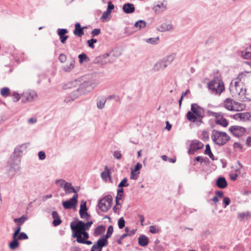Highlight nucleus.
Segmentation results:
<instances>
[{
  "label": "nucleus",
  "instance_id": "1",
  "mask_svg": "<svg viewBox=\"0 0 251 251\" xmlns=\"http://www.w3.org/2000/svg\"><path fill=\"white\" fill-rule=\"evenodd\" d=\"M205 109L197 103H192L191 110L186 115L187 119L191 123H196L198 126L203 123L202 119L205 117Z\"/></svg>",
  "mask_w": 251,
  "mask_h": 251
},
{
  "label": "nucleus",
  "instance_id": "2",
  "mask_svg": "<svg viewBox=\"0 0 251 251\" xmlns=\"http://www.w3.org/2000/svg\"><path fill=\"white\" fill-rule=\"evenodd\" d=\"M212 93L220 95L225 90L224 82L220 76H215L207 84Z\"/></svg>",
  "mask_w": 251,
  "mask_h": 251
},
{
  "label": "nucleus",
  "instance_id": "3",
  "mask_svg": "<svg viewBox=\"0 0 251 251\" xmlns=\"http://www.w3.org/2000/svg\"><path fill=\"white\" fill-rule=\"evenodd\" d=\"M213 142L219 146H223L230 140V137L226 132L213 129L211 134Z\"/></svg>",
  "mask_w": 251,
  "mask_h": 251
},
{
  "label": "nucleus",
  "instance_id": "4",
  "mask_svg": "<svg viewBox=\"0 0 251 251\" xmlns=\"http://www.w3.org/2000/svg\"><path fill=\"white\" fill-rule=\"evenodd\" d=\"M26 147V144H23L19 146V147L15 148L13 152V158L11 163L9 171H13L14 172H18L20 169V163L21 162V153L22 151L20 150V148L22 147Z\"/></svg>",
  "mask_w": 251,
  "mask_h": 251
},
{
  "label": "nucleus",
  "instance_id": "5",
  "mask_svg": "<svg viewBox=\"0 0 251 251\" xmlns=\"http://www.w3.org/2000/svg\"><path fill=\"white\" fill-rule=\"evenodd\" d=\"M113 199L111 195H108L99 201L98 206L102 212H107L111 207Z\"/></svg>",
  "mask_w": 251,
  "mask_h": 251
},
{
  "label": "nucleus",
  "instance_id": "6",
  "mask_svg": "<svg viewBox=\"0 0 251 251\" xmlns=\"http://www.w3.org/2000/svg\"><path fill=\"white\" fill-rule=\"evenodd\" d=\"M78 194H74L72 198L69 200L63 201L62 206L65 209H70L72 208H75L76 207L78 201Z\"/></svg>",
  "mask_w": 251,
  "mask_h": 251
},
{
  "label": "nucleus",
  "instance_id": "7",
  "mask_svg": "<svg viewBox=\"0 0 251 251\" xmlns=\"http://www.w3.org/2000/svg\"><path fill=\"white\" fill-rule=\"evenodd\" d=\"M228 130L236 137H241L246 132L245 128L238 126H232Z\"/></svg>",
  "mask_w": 251,
  "mask_h": 251
},
{
  "label": "nucleus",
  "instance_id": "8",
  "mask_svg": "<svg viewBox=\"0 0 251 251\" xmlns=\"http://www.w3.org/2000/svg\"><path fill=\"white\" fill-rule=\"evenodd\" d=\"M204 144L199 140H193L190 144V148L188 151L189 154H193L197 151L202 149Z\"/></svg>",
  "mask_w": 251,
  "mask_h": 251
},
{
  "label": "nucleus",
  "instance_id": "9",
  "mask_svg": "<svg viewBox=\"0 0 251 251\" xmlns=\"http://www.w3.org/2000/svg\"><path fill=\"white\" fill-rule=\"evenodd\" d=\"M37 97V95L34 92H26L23 93L21 97L22 103L31 102Z\"/></svg>",
  "mask_w": 251,
  "mask_h": 251
},
{
  "label": "nucleus",
  "instance_id": "10",
  "mask_svg": "<svg viewBox=\"0 0 251 251\" xmlns=\"http://www.w3.org/2000/svg\"><path fill=\"white\" fill-rule=\"evenodd\" d=\"M81 90V89L78 88L75 91H74L69 95L66 97V98L64 99V101L66 103L73 101L75 100L76 99L78 98L79 96L83 95Z\"/></svg>",
  "mask_w": 251,
  "mask_h": 251
},
{
  "label": "nucleus",
  "instance_id": "11",
  "mask_svg": "<svg viewBox=\"0 0 251 251\" xmlns=\"http://www.w3.org/2000/svg\"><path fill=\"white\" fill-rule=\"evenodd\" d=\"M75 223H76V227L77 229H82L83 231H86L89 229L93 224V221H88L85 223L82 221L78 220Z\"/></svg>",
  "mask_w": 251,
  "mask_h": 251
},
{
  "label": "nucleus",
  "instance_id": "12",
  "mask_svg": "<svg viewBox=\"0 0 251 251\" xmlns=\"http://www.w3.org/2000/svg\"><path fill=\"white\" fill-rule=\"evenodd\" d=\"M71 228L72 231V237L76 238V239H82V229H77L76 227V223L74 222H72L71 223Z\"/></svg>",
  "mask_w": 251,
  "mask_h": 251
},
{
  "label": "nucleus",
  "instance_id": "13",
  "mask_svg": "<svg viewBox=\"0 0 251 251\" xmlns=\"http://www.w3.org/2000/svg\"><path fill=\"white\" fill-rule=\"evenodd\" d=\"M68 33V30L66 28H58L57 30V33L59 37L60 42L62 44H65L66 40L68 39L69 36L66 34Z\"/></svg>",
  "mask_w": 251,
  "mask_h": 251
},
{
  "label": "nucleus",
  "instance_id": "14",
  "mask_svg": "<svg viewBox=\"0 0 251 251\" xmlns=\"http://www.w3.org/2000/svg\"><path fill=\"white\" fill-rule=\"evenodd\" d=\"M92 85V84L90 81H86L83 82L79 88L81 89L82 94H85L90 91L93 88Z\"/></svg>",
  "mask_w": 251,
  "mask_h": 251
},
{
  "label": "nucleus",
  "instance_id": "15",
  "mask_svg": "<svg viewBox=\"0 0 251 251\" xmlns=\"http://www.w3.org/2000/svg\"><path fill=\"white\" fill-rule=\"evenodd\" d=\"M216 185L220 189H225L227 186V182L224 176L218 177L216 180Z\"/></svg>",
  "mask_w": 251,
  "mask_h": 251
},
{
  "label": "nucleus",
  "instance_id": "16",
  "mask_svg": "<svg viewBox=\"0 0 251 251\" xmlns=\"http://www.w3.org/2000/svg\"><path fill=\"white\" fill-rule=\"evenodd\" d=\"M88 208L86 205V201L82 200L81 201L80 209H79V215L81 219H84L86 217V212H87Z\"/></svg>",
  "mask_w": 251,
  "mask_h": 251
},
{
  "label": "nucleus",
  "instance_id": "17",
  "mask_svg": "<svg viewBox=\"0 0 251 251\" xmlns=\"http://www.w3.org/2000/svg\"><path fill=\"white\" fill-rule=\"evenodd\" d=\"M75 35L81 37L84 34L83 28L81 26L79 23H75V29L73 31Z\"/></svg>",
  "mask_w": 251,
  "mask_h": 251
},
{
  "label": "nucleus",
  "instance_id": "18",
  "mask_svg": "<svg viewBox=\"0 0 251 251\" xmlns=\"http://www.w3.org/2000/svg\"><path fill=\"white\" fill-rule=\"evenodd\" d=\"M135 7L131 3H125L123 6V10L126 14H131L135 11Z\"/></svg>",
  "mask_w": 251,
  "mask_h": 251
},
{
  "label": "nucleus",
  "instance_id": "19",
  "mask_svg": "<svg viewBox=\"0 0 251 251\" xmlns=\"http://www.w3.org/2000/svg\"><path fill=\"white\" fill-rule=\"evenodd\" d=\"M240 91L238 92V96L239 97L240 100L242 101H251V99L246 97V89L243 87H240L239 89Z\"/></svg>",
  "mask_w": 251,
  "mask_h": 251
},
{
  "label": "nucleus",
  "instance_id": "20",
  "mask_svg": "<svg viewBox=\"0 0 251 251\" xmlns=\"http://www.w3.org/2000/svg\"><path fill=\"white\" fill-rule=\"evenodd\" d=\"M52 217L53 219L52 221V224L54 226H57L60 225L62 223V220L60 218L58 213L56 211H53L52 212Z\"/></svg>",
  "mask_w": 251,
  "mask_h": 251
},
{
  "label": "nucleus",
  "instance_id": "21",
  "mask_svg": "<svg viewBox=\"0 0 251 251\" xmlns=\"http://www.w3.org/2000/svg\"><path fill=\"white\" fill-rule=\"evenodd\" d=\"M167 67V64L164 62L163 59L160 60L157 62L153 67L154 71H159L163 70Z\"/></svg>",
  "mask_w": 251,
  "mask_h": 251
},
{
  "label": "nucleus",
  "instance_id": "22",
  "mask_svg": "<svg viewBox=\"0 0 251 251\" xmlns=\"http://www.w3.org/2000/svg\"><path fill=\"white\" fill-rule=\"evenodd\" d=\"M64 188L66 193H74V194H77V191L72 186L71 183L65 182L64 185Z\"/></svg>",
  "mask_w": 251,
  "mask_h": 251
},
{
  "label": "nucleus",
  "instance_id": "23",
  "mask_svg": "<svg viewBox=\"0 0 251 251\" xmlns=\"http://www.w3.org/2000/svg\"><path fill=\"white\" fill-rule=\"evenodd\" d=\"M149 242V238L144 235H140L138 238V244L142 247L147 246Z\"/></svg>",
  "mask_w": 251,
  "mask_h": 251
},
{
  "label": "nucleus",
  "instance_id": "24",
  "mask_svg": "<svg viewBox=\"0 0 251 251\" xmlns=\"http://www.w3.org/2000/svg\"><path fill=\"white\" fill-rule=\"evenodd\" d=\"M153 9L156 13L164 11L166 9V3L163 2L160 4L156 5L154 6Z\"/></svg>",
  "mask_w": 251,
  "mask_h": 251
},
{
  "label": "nucleus",
  "instance_id": "25",
  "mask_svg": "<svg viewBox=\"0 0 251 251\" xmlns=\"http://www.w3.org/2000/svg\"><path fill=\"white\" fill-rule=\"evenodd\" d=\"M237 217L239 221H242L250 219L251 218V214L249 211L240 212L237 214Z\"/></svg>",
  "mask_w": 251,
  "mask_h": 251
},
{
  "label": "nucleus",
  "instance_id": "26",
  "mask_svg": "<svg viewBox=\"0 0 251 251\" xmlns=\"http://www.w3.org/2000/svg\"><path fill=\"white\" fill-rule=\"evenodd\" d=\"M20 243L17 238L12 236V241L9 243V248L12 250H14L19 247Z\"/></svg>",
  "mask_w": 251,
  "mask_h": 251
},
{
  "label": "nucleus",
  "instance_id": "27",
  "mask_svg": "<svg viewBox=\"0 0 251 251\" xmlns=\"http://www.w3.org/2000/svg\"><path fill=\"white\" fill-rule=\"evenodd\" d=\"M173 29V26L172 24H168L167 23H163L158 28V30L160 32H164L166 31H169Z\"/></svg>",
  "mask_w": 251,
  "mask_h": 251
},
{
  "label": "nucleus",
  "instance_id": "28",
  "mask_svg": "<svg viewBox=\"0 0 251 251\" xmlns=\"http://www.w3.org/2000/svg\"><path fill=\"white\" fill-rule=\"evenodd\" d=\"M204 154L206 155H208V156L210 157V159H211L212 160H218V158L215 157L213 154L212 153L210 146L209 144H207L205 146V150L204 152Z\"/></svg>",
  "mask_w": 251,
  "mask_h": 251
},
{
  "label": "nucleus",
  "instance_id": "29",
  "mask_svg": "<svg viewBox=\"0 0 251 251\" xmlns=\"http://www.w3.org/2000/svg\"><path fill=\"white\" fill-rule=\"evenodd\" d=\"M95 243L103 248V247L107 246L108 242L107 239L105 238L103 236H101Z\"/></svg>",
  "mask_w": 251,
  "mask_h": 251
},
{
  "label": "nucleus",
  "instance_id": "30",
  "mask_svg": "<svg viewBox=\"0 0 251 251\" xmlns=\"http://www.w3.org/2000/svg\"><path fill=\"white\" fill-rule=\"evenodd\" d=\"M105 226H104L103 225L99 226L97 227H96V228L95 229V230L94 232V236L96 237L100 235H101L105 232Z\"/></svg>",
  "mask_w": 251,
  "mask_h": 251
},
{
  "label": "nucleus",
  "instance_id": "31",
  "mask_svg": "<svg viewBox=\"0 0 251 251\" xmlns=\"http://www.w3.org/2000/svg\"><path fill=\"white\" fill-rule=\"evenodd\" d=\"M75 60L74 58L71 59L69 65H67L63 67V70L65 72H69L71 71L74 68Z\"/></svg>",
  "mask_w": 251,
  "mask_h": 251
},
{
  "label": "nucleus",
  "instance_id": "32",
  "mask_svg": "<svg viewBox=\"0 0 251 251\" xmlns=\"http://www.w3.org/2000/svg\"><path fill=\"white\" fill-rule=\"evenodd\" d=\"M136 231V229H132V230L130 231V233H124V234H122L120 236V238L117 240V243L119 245L123 244V242L122 241V240L127 236H132V235L135 234Z\"/></svg>",
  "mask_w": 251,
  "mask_h": 251
},
{
  "label": "nucleus",
  "instance_id": "33",
  "mask_svg": "<svg viewBox=\"0 0 251 251\" xmlns=\"http://www.w3.org/2000/svg\"><path fill=\"white\" fill-rule=\"evenodd\" d=\"M232 101V99L230 98H227L224 101V106L225 108H226L228 110H234Z\"/></svg>",
  "mask_w": 251,
  "mask_h": 251
},
{
  "label": "nucleus",
  "instance_id": "34",
  "mask_svg": "<svg viewBox=\"0 0 251 251\" xmlns=\"http://www.w3.org/2000/svg\"><path fill=\"white\" fill-rule=\"evenodd\" d=\"M104 170V171L102 172L101 173L100 175L101 177L103 179H106L108 177H109L110 180H111V173L109 169L108 168V167L107 166H105Z\"/></svg>",
  "mask_w": 251,
  "mask_h": 251
},
{
  "label": "nucleus",
  "instance_id": "35",
  "mask_svg": "<svg viewBox=\"0 0 251 251\" xmlns=\"http://www.w3.org/2000/svg\"><path fill=\"white\" fill-rule=\"evenodd\" d=\"M215 122L216 124L220 125L225 127L227 126L228 125L227 120L225 118L215 119Z\"/></svg>",
  "mask_w": 251,
  "mask_h": 251
},
{
  "label": "nucleus",
  "instance_id": "36",
  "mask_svg": "<svg viewBox=\"0 0 251 251\" xmlns=\"http://www.w3.org/2000/svg\"><path fill=\"white\" fill-rule=\"evenodd\" d=\"M27 219V218L25 215H23L20 218H15L14 222L17 223L18 226H21Z\"/></svg>",
  "mask_w": 251,
  "mask_h": 251
},
{
  "label": "nucleus",
  "instance_id": "37",
  "mask_svg": "<svg viewBox=\"0 0 251 251\" xmlns=\"http://www.w3.org/2000/svg\"><path fill=\"white\" fill-rule=\"evenodd\" d=\"M79 62L82 64L84 61L88 62L90 61V58L85 53H82L78 55Z\"/></svg>",
  "mask_w": 251,
  "mask_h": 251
},
{
  "label": "nucleus",
  "instance_id": "38",
  "mask_svg": "<svg viewBox=\"0 0 251 251\" xmlns=\"http://www.w3.org/2000/svg\"><path fill=\"white\" fill-rule=\"evenodd\" d=\"M146 25V23L145 21L140 20L135 22L134 24V26L138 28L139 29H141L145 27Z\"/></svg>",
  "mask_w": 251,
  "mask_h": 251
},
{
  "label": "nucleus",
  "instance_id": "39",
  "mask_svg": "<svg viewBox=\"0 0 251 251\" xmlns=\"http://www.w3.org/2000/svg\"><path fill=\"white\" fill-rule=\"evenodd\" d=\"M248 50L241 52V55L242 57L246 59H248L251 58V46H250L249 48L247 49Z\"/></svg>",
  "mask_w": 251,
  "mask_h": 251
},
{
  "label": "nucleus",
  "instance_id": "40",
  "mask_svg": "<svg viewBox=\"0 0 251 251\" xmlns=\"http://www.w3.org/2000/svg\"><path fill=\"white\" fill-rule=\"evenodd\" d=\"M175 57V55L174 54H170L167 56L166 57L164 58L163 59L164 60V62L167 64V66L170 64L174 60Z\"/></svg>",
  "mask_w": 251,
  "mask_h": 251
},
{
  "label": "nucleus",
  "instance_id": "41",
  "mask_svg": "<svg viewBox=\"0 0 251 251\" xmlns=\"http://www.w3.org/2000/svg\"><path fill=\"white\" fill-rule=\"evenodd\" d=\"M111 13L108 11H104L100 17V20L102 22H107L109 20V16Z\"/></svg>",
  "mask_w": 251,
  "mask_h": 251
},
{
  "label": "nucleus",
  "instance_id": "42",
  "mask_svg": "<svg viewBox=\"0 0 251 251\" xmlns=\"http://www.w3.org/2000/svg\"><path fill=\"white\" fill-rule=\"evenodd\" d=\"M10 90L8 87H3L0 90V95L3 97H7L10 94Z\"/></svg>",
  "mask_w": 251,
  "mask_h": 251
},
{
  "label": "nucleus",
  "instance_id": "43",
  "mask_svg": "<svg viewBox=\"0 0 251 251\" xmlns=\"http://www.w3.org/2000/svg\"><path fill=\"white\" fill-rule=\"evenodd\" d=\"M94 63L102 65L106 64L107 62L105 60H103V59H102L100 55L96 57V58L94 60Z\"/></svg>",
  "mask_w": 251,
  "mask_h": 251
},
{
  "label": "nucleus",
  "instance_id": "44",
  "mask_svg": "<svg viewBox=\"0 0 251 251\" xmlns=\"http://www.w3.org/2000/svg\"><path fill=\"white\" fill-rule=\"evenodd\" d=\"M113 232V227L112 226L110 225L107 228V232L105 235L103 236L105 238L108 240V239L111 237Z\"/></svg>",
  "mask_w": 251,
  "mask_h": 251
},
{
  "label": "nucleus",
  "instance_id": "45",
  "mask_svg": "<svg viewBox=\"0 0 251 251\" xmlns=\"http://www.w3.org/2000/svg\"><path fill=\"white\" fill-rule=\"evenodd\" d=\"M106 100L102 98L97 101V106L99 109H102L105 106Z\"/></svg>",
  "mask_w": 251,
  "mask_h": 251
},
{
  "label": "nucleus",
  "instance_id": "46",
  "mask_svg": "<svg viewBox=\"0 0 251 251\" xmlns=\"http://www.w3.org/2000/svg\"><path fill=\"white\" fill-rule=\"evenodd\" d=\"M241 120H249L251 117V114L249 112L241 113Z\"/></svg>",
  "mask_w": 251,
  "mask_h": 251
},
{
  "label": "nucleus",
  "instance_id": "47",
  "mask_svg": "<svg viewBox=\"0 0 251 251\" xmlns=\"http://www.w3.org/2000/svg\"><path fill=\"white\" fill-rule=\"evenodd\" d=\"M161 158L165 161H168L171 163H175L176 162V158L175 157L174 158H169L168 156L166 155H163L161 156Z\"/></svg>",
  "mask_w": 251,
  "mask_h": 251
},
{
  "label": "nucleus",
  "instance_id": "48",
  "mask_svg": "<svg viewBox=\"0 0 251 251\" xmlns=\"http://www.w3.org/2000/svg\"><path fill=\"white\" fill-rule=\"evenodd\" d=\"M159 40V37L156 38H150L146 40V42L152 45H156L157 44V42Z\"/></svg>",
  "mask_w": 251,
  "mask_h": 251
},
{
  "label": "nucleus",
  "instance_id": "49",
  "mask_svg": "<svg viewBox=\"0 0 251 251\" xmlns=\"http://www.w3.org/2000/svg\"><path fill=\"white\" fill-rule=\"evenodd\" d=\"M97 40L95 38H91L90 40L87 41V43L88 44V46L94 49L95 48L94 44L97 42Z\"/></svg>",
  "mask_w": 251,
  "mask_h": 251
},
{
  "label": "nucleus",
  "instance_id": "50",
  "mask_svg": "<svg viewBox=\"0 0 251 251\" xmlns=\"http://www.w3.org/2000/svg\"><path fill=\"white\" fill-rule=\"evenodd\" d=\"M129 185V183L127 182V179L126 177H125L118 184V187H127Z\"/></svg>",
  "mask_w": 251,
  "mask_h": 251
},
{
  "label": "nucleus",
  "instance_id": "51",
  "mask_svg": "<svg viewBox=\"0 0 251 251\" xmlns=\"http://www.w3.org/2000/svg\"><path fill=\"white\" fill-rule=\"evenodd\" d=\"M149 231L152 234H155L158 233L160 231V229L155 225L151 226Z\"/></svg>",
  "mask_w": 251,
  "mask_h": 251
},
{
  "label": "nucleus",
  "instance_id": "52",
  "mask_svg": "<svg viewBox=\"0 0 251 251\" xmlns=\"http://www.w3.org/2000/svg\"><path fill=\"white\" fill-rule=\"evenodd\" d=\"M17 238L18 240H26L28 238V237L25 233L21 232L19 234L18 236H17Z\"/></svg>",
  "mask_w": 251,
  "mask_h": 251
},
{
  "label": "nucleus",
  "instance_id": "53",
  "mask_svg": "<svg viewBox=\"0 0 251 251\" xmlns=\"http://www.w3.org/2000/svg\"><path fill=\"white\" fill-rule=\"evenodd\" d=\"M118 227L120 229H122L125 226V220L124 217H121L118 221Z\"/></svg>",
  "mask_w": 251,
  "mask_h": 251
},
{
  "label": "nucleus",
  "instance_id": "54",
  "mask_svg": "<svg viewBox=\"0 0 251 251\" xmlns=\"http://www.w3.org/2000/svg\"><path fill=\"white\" fill-rule=\"evenodd\" d=\"M202 140L204 141H207L209 140V134L207 131L204 130L202 131Z\"/></svg>",
  "mask_w": 251,
  "mask_h": 251
},
{
  "label": "nucleus",
  "instance_id": "55",
  "mask_svg": "<svg viewBox=\"0 0 251 251\" xmlns=\"http://www.w3.org/2000/svg\"><path fill=\"white\" fill-rule=\"evenodd\" d=\"M76 241L78 243L85 244H87L88 245H90L92 244V241H91L90 240H85L83 239H76Z\"/></svg>",
  "mask_w": 251,
  "mask_h": 251
},
{
  "label": "nucleus",
  "instance_id": "56",
  "mask_svg": "<svg viewBox=\"0 0 251 251\" xmlns=\"http://www.w3.org/2000/svg\"><path fill=\"white\" fill-rule=\"evenodd\" d=\"M21 230V227L20 226H18L14 230V232L12 235V236L14 237H17L19 233H20V231Z\"/></svg>",
  "mask_w": 251,
  "mask_h": 251
},
{
  "label": "nucleus",
  "instance_id": "57",
  "mask_svg": "<svg viewBox=\"0 0 251 251\" xmlns=\"http://www.w3.org/2000/svg\"><path fill=\"white\" fill-rule=\"evenodd\" d=\"M100 28H95L91 31V35L92 37L96 36L99 35L100 33Z\"/></svg>",
  "mask_w": 251,
  "mask_h": 251
},
{
  "label": "nucleus",
  "instance_id": "58",
  "mask_svg": "<svg viewBox=\"0 0 251 251\" xmlns=\"http://www.w3.org/2000/svg\"><path fill=\"white\" fill-rule=\"evenodd\" d=\"M142 168V164L138 162L136 165H135L134 169L132 170V174H133L134 172L139 171Z\"/></svg>",
  "mask_w": 251,
  "mask_h": 251
},
{
  "label": "nucleus",
  "instance_id": "59",
  "mask_svg": "<svg viewBox=\"0 0 251 251\" xmlns=\"http://www.w3.org/2000/svg\"><path fill=\"white\" fill-rule=\"evenodd\" d=\"M12 96H13V101L14 102L18 101V100H19L21 98L20 94L19 93H18L17 92H14L13 93V94L12 95Z\"/></svg>",
  "mask_w": 251,
  "mask_h": 251
},
{
  "label": "nucleus",
  "instance_id": "60",
  "mask_svg": "<svg viewBox=\"0 0 251 251\" xmlns=\"http://www.w3.org/2000/svg\"><path fill=\"white\" fill-rule=\"evenodd\" d=\"M58 59L60 62L64 63L67 59L66 55L65 54L62 53L60 54L58 57Z\"/></svg>",
  "mask_w": 251,
  "mask_h": 251
},
{
  "label": "nucleus",
  "instance_id": "61",
  "mask_svg": "<svg viewBox=\"0 0 251 251\" xmlns=\"http://www.w3.org/2000/svg\"><path fill=\"white\" fill-rule=\"evenodd\" d=\"M114 8V5L111 1H109L108 2V5L107 8V11L111 13V11Z\"/></svg>",
  "mask_w": 251,
  "mask_h": 251
},
{
  "label": "nucleus",
  "instance_id": "62",
  "mask_svg": "<svg viewBox=\"0 0 251 251\" xmlns=\"http://www.w3.org/2000/svg\"><path fill=\"white\" fill-rule=\"evenodd\" d=\"M230 200L228 197H224L223 199V203L225 205L224 208H226L230 204Z\"/></svg>",
  "mask_w": 251,
  "mask_h": 251
},
{
  "label": "nucleus",
  "instance_id": "63",
  "mask_svg": "<svg viewBox=\"0 0 251 251\" xmlns=\"http://www.w3.org/2000/svg\"><path fill=\"white\" fill-rule=\"evenodd\" d=\"M38 157L40 160H44L46 158V154L44 151H40L38 152Z\"/></svg>",
  "mask_w": 251,
  "mask_h": 251
},
{
  "label": "nucleus",
  "instance_id": "64",
  "mask_svg": "<svg viewBox=\"0 0 251 251\" xmlns=\"http://www.w3.org/2000/svg\"><path fill=\"white\" fill-rule=\"evenodd\" d=\"M94 251H102V248L95 243L91 247Z\"/></svg>",
  "mask_w": 251,
  "mask_h": 251
}]
</instances>
